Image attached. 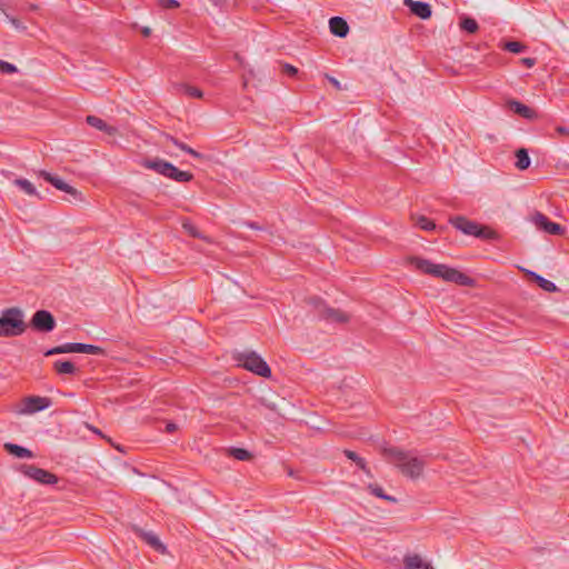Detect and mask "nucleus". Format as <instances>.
<instances>
[{
	"label": "nucleus",
	"mask_w": 569,
	"mask_h": 569,
	"mask_svg": "<svg viewBox=\"0 0 569 569\" xmlns=\"http://www.w3.org/2000/svg\"><path fill=\"white\" fill-rule=\"evenodd\" d=\"M385 459L395 465L403 476L417 479L425 468V460L412 451H406L398 447L382 448Z\"/></svg>",
	"instance_id": "obj_1"
},
{
	"label": "nucleus",
	"mask_w": 569,
	"mask_h": 569,
	"mask_svg": "<svg viewBox=\"0 0 569 569\" xmlns=\"http://www.w3.org/2000/svg\"><path fill=\"white\" fill-rule=\"evenodd\" d=\"M409 261L411 266L422 273L441 278L445 281L460 286H471L473 283V280L469 276L446 264L432 263L431 261L420 257H411Z\"/></svg>",
	"instance_id": "obj_2"
},
{
	"label": "nucleus",
	"mask_w": 569,
	"mask_h": 569,
	"mask_svg": "<svg viewBox=\"0 0 569 569\" xmlns=\"http://www.w3.org/2000/svg\"><path fill=\"white\" fill-rule=\"evenodd\" d=\"M23 312L20 308L12 307L1 311L0 337H16L26 331Z\"/></svg>",
	"instance_id": "obj_3"
},
{
	"label": "nucleus",
	"mask_w": 569,
	"mask_h": 569,
	"mask_svg": "<svg viewBox=\"0 0 569 569\" xmlns=\"http://www.w3.org/2000/svg\"><path fill=\"white\" fill-rule=\"evenodd\" d=\"M315 317L328 323H346L350 320V315L341 309L329 307L322 299L311 297L308 299Z\"/></svg>",
	"instance_id": "obj_4"
},
{
	"label": "nucleus",
	"mask_w": 569,
	"mask_h": 569,
	"mask_svg": "<svg viewBox=\"0 0 569 569\" xmlns=\"http://www.w3.org/2000/svg\"><path fill=\"white\" fill-rule=\"evenodd\" d=\"M449 222L467 236H475L485 240H496L498 238V233L495 230L471 221L463 216L451 217Z\"/></svg>",
	"instance_id": "obj_5"
},
{
	"label": "nucleus",
	"mask_w": 569,
	"mask_h": 569,
	"mask_svg": "<svg viewBox=\"0 0 569 569\" xmlns=\"http://www.w3.org/2000/svg\"><path fill=\"white\" fill-rule=\"evenodd\" d=\"M240 365L263 378H269L271 376V369L267 365V362L254 351L243 352L238 358Z\"/></svg>",
	"instance_id": "obj_6"
},
{
	"label": "nucleus",
	"mask_w": 569,
	"mask_h": 569,
	"mask_svg": "<svg viewBox=\"0 0 569 569\" xmlns=\"http://www.w3.org/2000/svg\"><path fill=\"white\" fill-rule=\"evenodd\" d=\"M20 470L26 477L42 485H56L58 482V477L54 473L34 465H23Z\"/></svg>",
	"instance_id": "obj_7"
},
{
	"label": "nucleus",
	"mask_w": 569,
	"mask_h": 569,
	"mask_svg": "<svg viewBox=\"0 0 569 569\" xmlns=\"http://www.w3.org/2000/svg\"><path fill=\"white\" fill-rule=\"evenodd\" d=\"M30 325L37 331L51 332L56 328V320L49 311L38 310L33 313Z\"/></svg>",
	"instance_id": "obj_8"
},
{
	"label": "nucleus",
	"mask_w": 569,
	"mask_h": 569,
	"mask_svg": "<svg viewBox=\"0 0 569 569\" xmlns=\"http://www.w3.org/2000/svg\"><path fill=\"white\" fill-rule=\"evenodd\" d=\"M531 221L538 229L549 234L560 236L565 232V228L562 226L550 221L548 217L541 212H536L532 216Z\"/></svg>",
	"instance_id": "obj_9"
},
{
	"label": "nucleus",
	"mask_w": 569,
	"mask_h": 569,
	"mask_svg": "<svg viewBox=\"0 0 569 569\" xmlns=\"http://www.w3.org/2000/svg\"><path fill=\"white\" fill-rule=\"evenodd\" d=\"M51 403L52 401L50 398L40 396H29L23 399V408L21 409V412L31 415L49 408Z\"/></svg>",
	"instance_id": "obj_10"
},
{
	"label": "nucleus",
	"mask_w": 569,
	"mask_h": 569,
	"mask_svg": "<svg viewBox=\"0 0 569 569\" xmlns=\"http://www.w3.org/2000/svg\"><path fill=\"white\" fill-rule=\"evenodd\" d=\"M41 176L43 177V179L46 181L51 183L58 190L63 191V192L72 196L74 199H77L78 196H80V193L78 192V190L76 188H73L72 186L68 184L66 181H63L58 176L51 174V173H49L47 171H41Z\"/></svg>",
	"instance_id": "obj_11"
},
{
	"label": "nucleus",
	"mask_w": 569,
	"mask_h": 569,
	"mask_svg": "<svg viewBox=\"0 0 569 569\" xmlns=\"http://www.w3.org/2000/svg\"><path fill=\"white\" fill-rule=\"evenodd\" d=\"M133 531L137 536H139L146 543H148L151 548H153L156 551H159L161 553L166 552L164 545L160 541L158 536L151 531H146L137 526L133 527Z\"/></svg>",
	"instance_id": "obj_12"
},
{
	"label": "nucleus",
	"mask_w": 569,
	"mask_h": 569,
	"mask_svg": "<svg viewBox=\"0 0 569 569\" xmlns=\"http://www.w3.org/2000/svg\"><path fill=\"white\" fill-rule=\"evenodd\" d=\"M403 4L408 7L415 16L422 20H427L431 17L432 10L429 3L415 0H403Z\"/></svg>",
	"instance_id": "obj_13"
},
{
	"label": "nucleus",
	"mask_w": 569,
	"mask_h": 569,
	"mask_svg": "<svg viewBox=\"0 0 569 569\" xmlns=\"http://www.w3.org/2000/svg\"><path fill=\"white\" fill-rule=\"evenodd\" d=\"M170 164H171L170 162L162 160L160 158L144 159L141 162V166L143 168L152 170L166 178H167Z\"/></svg>",
	"instance_id": "obj_14"
},
{
	"label": "nucleus",
	"mask_w": 569,
	"mask_h": 569,
	"mask_svg": "<svg viewBox=\"0 0 569 569\" xmlns=\"http://www.w3.org/2000/svg\"><path fill=\"white\" fill-rule=\"evenodd\" d=\"M86 122L100 131H103L108 136H114L118 132V129L113 126H109L104 120L97 116H87Z\"/></svg>",
	"instance_id": "obj_15"
},
{
	"label": "nucleus",
	"mask_w": 569,
	"mask_h": 569,
	"mask_svg": "<svg viewBox=\"0 0 569 569\" xmlns=\"http://www.w3.org/2000/svg\"><path fill=\"white\" fill-rule=\"evenodd\" d=\"M329 28L332 34L343 38L349 32V26L341 17H332L329 20Z\"/></svg>",
	"instance_id": "obj_16"
},
{
	"label": "nucleus",
	"mask_w": 569,
	"mask_h": 569,
	"mask_svg": "<svg viewBox=\"0 0 569 569\" xmlns=\"http://www.w3.org/2000/svg\"><path fill=\"white\" fill-rule=\"evenodd\" d=\"M508 106L510 110H512L515 113L521 116L525 119H535L537 117V113L533 109L529 108L528 106L517 101V100H510L508 102Z\"/></svg>",
	"instance_id": "obj_17"
},
{
	"label": "nucleus",
	"mask_w": 569,
	"mask_h": 569,
	"mask_svg": "<svg viewBox=\"0 0 569 569\" xmlns=\"http://www.w3.org/2000/svg\"><path fill=\"white\" fill-rule=\"evenodd\" d=\"M4 450L20 459H31L34 457L33 452L24 447L16 443L7 442L3 446Z\"/></svg>",
	"instance_id": "obj_18"
},
{
	"label": "nucleus",
	"mask_w": 569,
	"mask_h": 569,
	"mask_svg": "<svg viewBox=\"0 0 569 569\" xmlns=\"http://www.w3.org/2000/svg\"><path fill=\"white\" fill-rule=\"evenodd\" d=\"M406 569H433L429 562L422 560L419 555H408L403 559Z\"/></svg>",
	"instance_id": "obj_19"
},
{
	"label": "nucleus",
	"mask_w": 569,
	"mask_h": 569,
	"mask_svg": "<svg viewBox=\"0 0 569 569\" xmlns=\"http://www.w3.org/2000/svg\"><path fill=\"white\" fill-rule=\"evenodd\" d=\"M167 178L177 182H189L193 179V174L189 171H182L171 163Z\"/></svg>",
	"instance_id": "obj_20"
},
{
	"label": "nucleus",
	"mask_w": 569,
	"mask_h": 569,
	"mask_svg": "<svg viewBox=\"0 0 569 569\" xmlns=\"http://www.w3.org/2000/svg\"><path fill=\"white\" fill-rule=\"evenodd\" d=\"M526 272H527V274H528L531 279H533V280L537 282V284H538L542 290H545V291H547V292H556V291H558L557 286H556L552 281H550V280H548V279L543 278L542 276H540V274H538V273H536V272H533V271L527 270Z\"/></svg>",
	"instance_id": "obj_21"
},
{
	"label": "nucleus",
	"mask_w": 569,
	"mask_h": 569,
	"mask_svg": "<svg viewBox=\"0 0 569 569\" xmlns=\"http://www.w3.org/2000/svg\"><path fill=\"white\" fill-rule=\"evenodd\" d=\"M53 369L59 375H74L78 369L71 361L57 360L53 362Z\"/></svg>",
	"instance_id": "obj_22"
},
{
	"label": "nucleus",
	"mask_w": 569,
	"mask_h": 569,
	"mask_svg": "<svg viewBox=\"0 0 569 569\" xmlns=\"http://www.w3.org/2000/svg\"><path fill=\"white\" fill-rule=\"evenodd\" d=\"M13 184L17 186L21 191L31 197H39V193L36 187L24 178H18L13 181Z\"/></svg>",
	"instance_id": "obj_23"
},
{
	"label": "nucleus",
	"mask_w": 569,
	"mask_h": 569,
	"mask_svg": "<svg viewBox=\"0 0 569 569\" xmlns=\"http://www.w3.org/2000/svg\"><path fill=\"white\" fill-rule=\"evenodd\" d=\"M77 352V342H68L54 348H51L44 352L46 357L59 355V353H71Z\"/></svg>",
	"instance_id": "obj_24"
},
{
	"label": "nucleus",
	"mask_w": 569,
	"mask_h": 569,
	"mask_svg": "<svg viewBox=\"0 0 569 569\" xmlns=\"http://www.w3.org/2000/svg\"><path fill=\"white\" fill-rule=\"evenodd\" d=\"M77 352L78 353H88L96 356H104L106 351L103 348L89 343H79L77 342Z\"/></svg>",
	"instance_id": "obj_25"
},
{
	"label": "nucleus",
	"mask_w": 569,
	"mask_h": 569,
	"mask_svg": "<svg viewBox=\"0 0 569 569\" xmlns=\"http://www.w3.org/2000/svg\"><path fill=\"white\" fill-rule=\"evenodd\" d=\"M459 27L461 30L468 32V33H476L479 30L478 22L468 16H462L460 18Z\"/></svg>",
	"instance_id": "obj_26"
},
{
	"label": "nucleus",
	"mask_w": 569,
	"mask_h": 569,
	"mask_svg": "<svg viewBox=\"0 0 569 569\" xmlns=\"http://www.w3.org/2000/svg\"><path fill=\"white\" fill-rule=\"evenodd\" d=\"M227 453L240 461H249L252 458V453L243 448L230 447L227 449Z\"/></svg>",
	"instance_id": "obj_27"
},
{
	"label": "nucleus",
	"mask_w": 569,
	"mask_h": 569,
	"mask_svg": "<svg viewBox=\"0 0 569 569\" xmlns=\"http://www.w3.org/2000/svg\"><path fill=\"white\" fill-rule=\"evenodd\" d=\"M516 158H517L516 167L519 170H526L529 168L530 158H529L528 151L526 149L521 148V149L517 150Z\"/></svg>",
	"instance_id": "obj_28"
},
{
	"label": "nucleus",
	"mask_w": 569,
	"mask_h": 569,
	"mask_svg": "<svg viewBox=\"0 0 569 569\" xmlns=\"http://www.w3.org/2000/svg\"><path fill=\"white\" fill-rule=\"evenodd\" d=\"M177 90L179 92H182L191 98H198L201 99L203 97V92L193 86L187 84V83H180L177 86Z\"/></svg>",
	"instance_id": "obj_29"
},
{
	"label": "nucleus",
	"mask_w": 569,
	"mask_h": 569,
	"mask_svg": "<svg viewBox=\"0 0 569 569\" xmlns=\"http://www.w3.org/2000/svg\"><path fill=\"white\" fill-rule=\"evenodd\" d=\"M368 490L376 497L378 498H381L383 500H387V501H391V502H396L397 499L392 496H389V495H386L383 489L376 485V483H370L368 485Z\"/></svg>",
	"instance_id": "obj_30"
},
{
	"label": "nucleus",
	"mask_w": 569,
	"mask_h": 569,
	"mask_svg": "<svg viewBox=\"0 0 569 569\" xmlns=\"http://www.w3.org/2000/svg\"><path fill=\"white\" fill-rule=\"evenodd\" d=\"M501 48L512 53H522L527 50V46L519 41H507L501 46Z\"/></svg>",
	"instance_id": "obj_31"
},
{
	"label": "nucleus",
	"mask_w": 569,
	"mask_h": 569,
	"mask_svg": "<svg viewBox=\"0 0 569 569\" xmlns=\"http://www.w3.org/2000/svg\"><path fill=\"white\" fill-rule=\"evenodd\" d=\"M416 224L421 228L422 230H426V231H430V230H433L436 228V224L432 220H430L429 218L425 217V216H419L417 219H416Z\"/></svg>",
	"instance_id": "obj_32"
},
{
	"label": "nucleus",
	"mask_w": 569,
	"mask_h": 569,
	"mask_svg": "<svg viewBox=\"0 0 569 569\" xmlns=\"http://www.w3.org/2000/svg\"><path fill=\"white\" fill-rule=\"evenodd\" d=\"M345 455L348 459L355 461L358 467H360L362 470H366V462L365 460L359 457L355 451L346 450Z\"/></svg>",
	"instance_id": "obj_33"
},
{
	"label": "nucleus",
	"mask_w": 569,
	"mask_h": 569,
	"mask_svg": "<svg viewBox=\"0 0 569 569\" xmlns=\"http://www.w3.org/2000/svg\"><path fill=\"white\" fill-rule=\"evenodd\" d=\"M16 72H18V69L14 64L0 60V73L12 74Z\"/></svg>",
	"instance_id": "obj_34"
},
{
	"label": "nucleus",
	"mask_w": 569,
	"mask_h": 569,
	"mask_svg": "<svg viewBox=\"0 0 569 569\" xmlns=\"http://www.w3.org/2000/svg\"><path fill=\"white\" fill-rule=\"evenodd\" d=\"M281 71L290 77H295L298 73V69L289 63H283Z\"/></svg>",
	"instance_id": "obj_35"
},
{
	"label": "nucleus",
	"mask_w": 569,
	"mask_h": 569,
	"mask_svg": "<svg viewBox=\"0 0 569 569\" xmlns=\"http://www.w3.org/2000/svg\"><path fill=\"white\" fill-rule=\"evenodd\" d=\"M159 3L164 9H174L180 6L177 0H160Z\"/></svg>",
	"instance_id": "obj_36"
},
{
	"label": "nucleus",
	"mask_w": 569,
	"mask_h": 569,
	"mask_svg": "<svg viewBox=\"0 0 569 569\" xmlns=\"http://www.w3.org/2000/svg\"><path fill=\"white\" fill-rule=\"evenodd\" d=\"M521 63L525 64L527 68H531L536 64L535 58H523L521 59Z\"/></svg>",
	"instance_id": "obj_37"
},
{
	"label": "nucleus",
	"mask_w": 569,
	"mask_h": 569,
	"mask_svg": "<svg viewBox=\"0 0 569 569\" xmlns=\"http://www.w3.org/2000/svg\"><path fill=\"white\" fill-rule=\"evenodd\" d=\"M188 154L192 156L193 158H197V159H202L203 158V154L196 151L194 149H192L191 147L188 148V150L186 151Z\"/></svg>",
	"instance_id": "obj_38"
},
{
	"label": "nucleus",
	"mask_w": 569,
	"mask_h": 569,
	"mask_svg": "<svg viewBox=\"0 0 569 569\" xmlns=\"http://www.w3.org/2000/svg\"><path fill=\"white\" fill-rule=\"evenodd\" d=\"M188 154L192 156L193 158H197V159H202L203 158V154L196 151L194 149H192L191 147L188 148V150L186 151Z\"/></svg>",
	"instance_id": "obj_39"
},
{
	"label": "nucleus",
	"mask_w": 569,
	"mask_h": 569,
	"mask_svg": "<svg viewBox=\"0 0 569 569\" xmlns=\"http://www.w3.org/2000/svg\"><path fill=\"white\" fill-rule=\"evenodd\" d=\"M86 427H87L89 430H91L93 433H96V435H98V436H100V437H102V438H106V436H104V435L101 432V430H99L98 428H96V427H93V426H91V425H89V423H86Z\"/></svg>",
	"instance_id": "obj_40"
},
{
	"label": "nucleus",
	"mask_w": 569,
	"mask_h": 569,
	"mask_svg": "<svg viewBox=\"0 0 569 569\" xmlns=\"http://www.w3.org/2000/svg\"><path fill=\"white\" fill-rule=\"evenodd\" d=\"M327 78L330 81V83L333 84L335 88L341 89V84H340V82L336 78L329 77V76Z\"/></svg>",
	"instance_id": "obj_41"
},
{
	"label": "nucleus",
	"mask_w": 569,
	"mask_h": 569,
	"mask_svg": "<svg viewBox=\"0 0 569 569\" xmlns=\"http://www.w3.org/2000/svg\"><path fill=\"white\" fill-rule=\"evenodd\" d=\"M176 430H177V425L176 423H173V422L167 423V426H166V431L167 432L171 433V432H173Z\"/></svg>",
	"instance_id": "obj_42"
},
{
	"label": "nucleus",
	"mask_w": 569,
	"mask_h": 569,
	"mask_svg": "<svg viewBox=\"0 0 569 569\" xmlns=\"http://www.w3.org/2000/svg\"><path fill=\"white\" fill-rule=\"evenodd\" d=\"M556 130L560 134H568L569 136V128L568 127L559 126V127H557Z\"/></svg>",
	"instance_id": "obj_43"
},
{
	"label": "nucleus",
	"mask_w": 569,
	"mask_h": 569,
	"mask_svg": "<svg viewBox=\"0 0 569 569\" xmlns=\"http://www.w3.org/2000/svg\"><path fill=\"white\" fill-rule=\"evenodd\" d=\"M167 139L170 140L176 147L179 148V144H181V141H179L177 138L172 137V136H167Z\"/></svg>",
	"instance_id": "obj_44"
},
{
	"label": "nucleus",
	"mask_w": 569,
	"mask_h": 569,
	"mask_svg": "<svg viewBox=\"0 0 569 569\" xmlns=\"http://www.w3.org/2000/svg\"><path fill=\"white\" fill-rule=\"evenodd\" d=\"M141 33L143 34V37H149L151 34V29L149 27H143L141 29Z\"/></svg>",
	"instance_id": "obj_45"
},
{
	"label": "nucleus",
	"mask_w": 569,
	"mask_h": 569,
	"mask_svg": "<svg viewBox=\"0 0 569 569\" xmlns=\"http://www.w3.org/2000/svg\"><path fill=\"white\" fill-rule=\"evenodd\" d=\"M183 227L187 230H189L190 233H192L193 236H197L196 232H194V228L192 226L184 223Z\"/></svg>",
	"instance_id": "obj_46"
},
{
	"label": "nucleus",
	"mask_w": 569,
	"mask_h": 569,
	"mask_svg": "<svg viewBox=\"0 0 569 569\" xmlns=\"http://www.w3.org/2000/svg\"><path fill=\"white\" fill-rule=\"evenodd\" d=\"M188 148H189V146L183 143V142H181V144H179V149L184 151V152L188 150Z\"/></svg>",
	"instance_id": "obj_47"
},
{
	"label": "nucleus",
	"mask_w": 569,
	"mask_h": 569,
	"mask_svg": "<svg viewBox=\"0 0 569 569\" xmlns=\"http://www.w3.org/2000/svg\"><path fill=\"white\" fill-rule=\"evenodd\" d=\"M247 226L252 229H260L254 222H248Z\"/></svg>",
	"instance_id": "obj_48"
}]
</instances>
